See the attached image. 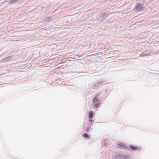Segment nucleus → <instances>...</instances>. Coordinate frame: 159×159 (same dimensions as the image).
I'll use <instances>...</instances> for the list:
<instances>
[{
	"instance_id": "1",
	"label": "nucleus",
	"mask_w": 159,
	"mask_h": 159,
	"mask_svg": "<svg viewBox=\"0 0 159 159\" xmlns=\"http://www.w3.org/2000/svg\"><path fill=\"white\" fill-rule=\"evenodd\" d=\"M134 9L135 10V11H140L144 10L143 5L141 3H138Z\"/></svg>"
},
{
	"instance_id": "2",
	"label": "nucleus",
	"mask_w": 159,
	"mask_h": 159,
	"mask_svg": "<svg viewBox=\"0 0 159 159\" xmlns=\"http://www.w3.org/2000/svg\"><path fill=\"white\" fill-rule=\"evenodd\" d=\"M101 82L100 81H98L96 82L93 85V89H96L101 84Z\"/></svg>"
},
{
	"instance_id": "3",
	"label": "nucleus",
	"mask_w": 159,
	"mask_h": 159,
	"mask_svg": "<svg viewBox=\"0 0 159 159\" xmlns=\"http://www.w3.org/2000/svg\"><path fill=\"white\" fill-rule=\"evenodd\" d=\"M115 157L116 158H118V159H120L123 157V155H121L120 154L117 152L115 154Z\"/></svg>"
},
{
	"instance_id": "4",
	"label": "nucleus",
	"mask_w": 159,
	"mask_h": 159,
	"mask_svg": "<svg viewBox=\"0 0 159 159\" xmlns=\"http://www.w3.org/2000/svg\"><path fill=\"white\" fill-rule=\"evenodd\" d=\"M104 94V93H99L96 96V98H97L98 99L101 98L102 96H103Z\"/></svg>"
},
{
	"instance_id": "5",
	"label": "nucleus",
	"mask_w": 159,
	"mask_h": 159,
	"mask_svg": "<svg viewBox=\"0 0 159 159\" xmlns=\"http://www.w3.org/2000/svg\"><path fill=\"white\" fill-rule=\"evenodd\" d=\"M149 55V54L147 53L146 51L143 52L140 55V56L141 57L147 56Z\"/></svg>"
},
{
	"instance_id": "6",
	"label": "nucleus",
	"mask_w": 159,
	"mask_h": 159,
	"mask_svg": "<svg viewBox=\"0 0 159 159\" xmlns=\"http://www.w3.org/2000/svg\"><path fill=\"white\" fill-rule=\"evenodd\" d=\"M129 148L130 149H131L132 150H136L138 149V148L137 146H129Z\"/></svg>"
},
{
	"instance_id": "7",
	"label": "nucleus",
	"mask_w": 159,
	"mask_h": 159,
	"mask_svg": "<svg viewBox=\"0 0 159 159\" xmlns=\"http://www.w3.org/2000/svg\"><path fill=\"white\" fill-rule=\"evenodd\" d=\"M98 99L96 98V97H95L93 100V104H96V103H99L100 101H98Z\"/></svg>"
},
{
	"instance_id": "8",
	"label": "nucleus",
	"mask_w": 159,
	"mask_h": 159,
	"mask_svg": "<svg viewBox=\"0 0 159 159\" xmlns=\"http://www.w3.org/2000/svg\"><path fill=\"white\" fill-rule=\"evenodd\" d=\"M108 144V141L107 140H104L103 142V146L104 147H106Z\"/></svg>"
},
{
	"instance_id": "9",
	"label": "nucleus",
	"mask_w": 159,
	"mask_h": 159,
	"mask_svg": "<svg viewBox=\"0 0 159 159\" xmlns=\"http://www.w3.org/2000/svg\"><path fill=\"white\" fill-rule=\"evenodd\" d=\"M89 116L90 118H92L93 117V112L92 111H90L89 112Z\"/></svg>"
},
{
	"instance_id": "10",
	"label": "nucleus",
	"mask_w": 159,
	"mask_h": 159,
	"mask_svg": "<svg viewBox=\"0 0 159 159\" xmlns=\"http://www.w3.org/2000/svg\"><path fill=\"white\" fill-rule=\"evenodd\" d=\"M18 2V0H12L10 1L9 4H11L13 3H14L15 2Z\"/></svg>"
},
{
	"instance_id": "11",
	"label": "nucleus",
	"mask_w": 159,
	"mask_h": 159,
	"mask_svg": "<svg viewBox=\"0 0 159 159\" xmlns=\"http://www.w3.org/2000/svg\"><path fill=\"white\" fill-rule=\"evenodd\" d=\"M99 104V103H96V104H94V105H93V106L96 108H98V106Z\"/></svg>"
},
{
	"instance_id": "12",
	"label": "nucleus",
	"mask_w": 159,
	"mask_h": 159,
	"mask_svg": "<svg viewBox=\"0 0 159 159\" xmlns=\"http://www.w3.org/2000/svg\"><path fill=\"white\" fill-rule=\"evenodd\" d=\"M83 136L85 138H87L89 137V135L86 133H84L83 135Z\"/></svg>"
},
{
	"instance_id": "13",
	"label": "nucleus",
	"mask_w": 159,
	"mask_h": 159,
	"mask_svg": "<svg viewBox=\"0 0 159 159\" xmlns=\"http://www.w3.org/2000/svg\"><path fill=\"white\" fill-rule=\"evenodd\" d=\"M117 147H118L119 148H124V146L121 145L120 144H118Z\"/></svg>"
},
{
	"instance_id": "14",
	"label": "nucleus",
	"mask_w": 159,
	"mask_h": 159,
	"mask_svg": "<svg viewBox=\"0 0 159 159\" xmlns=\"http://www.w3.org/2000/svg\"><path fill=\"white\" fill-rule=\"evenodd\" d=\"M9 60V57H6L5 59H4V61H8Z\"/></svg>"
},
{
	"instance_id": "15",
	"label": "nucleus",
	"mask_w": 159,
	"mask_h": 159,
	"mask_svg": "<svg viewBox=\"0 0 159 159\" xmlns=\"http://www.w3.org/2000/svg\"><path fill=\"white\" fill-rule=\"evenodd\" d=\"M89 130V128H87L86 129V130L87 131H88Z\"/></svg>"
},
{
	"instance_id": "16",
	"label": "nucleus",
	"mask_w": 159,
	"mask_h": 159,
	"mask_svg": "<svg viewBox=\"0 0 159 159\" xmlns=\"http://www.w3.org/2000/svg\"><path fill=\"white\" fill-rule=\"evenodd\" d=\"M92 120H91V119L89 120V121H90L92 122Z\"/></svg>"
}]
</instances>
